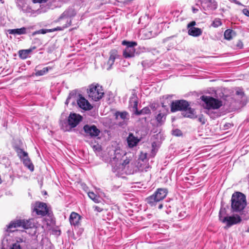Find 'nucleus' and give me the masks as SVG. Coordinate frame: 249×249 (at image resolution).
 <instances>
[{"label": "nucleus", "mask_w": 249, "mask_h": 249, "mask_svg": "<svg viewBox=\"0 0 249 249\" xmlns=\"http://www.w3.org/2000/svg\"><path fill=\"white\" fill-rule=\"evenodd\" d=\"M178 111H183L184 117L193 118L195 115V110L190 107V104L186 100H178L172 101L171 104V111L175 112Z\"/></svg>", "instance_id": "obj_1"}, {"label": "nucleus", "mask_w": 249, "mask_h": 249, "mask_svg": "<svg viewBox=\"0 0 249 249\" xmlns=\"http://www.w3.org/2000/svg\"><path fill=\"white\" fill-rule=\"evenodd\" d=\"M247 205L245 195L240 192L232 194L231 199V208L232 212L238 213L242 211Z\"/></svg>", "instance_id": "obj_2"}, {"label": "nucleus", "mask_w": 249, "mask_h": 249, "mask_svg": "<svg viewBox=\"0 0 249 249\" xmlns=\"http://www.w3.org/2000/svg\"><path fill=\"white\" fill-rule=\"evenodd\" d=\"M34 226L30 220L17 219L11 221L8 225L7 226L6 231L12 232L18 231V228H22L24 229L32 228Z\"/></svg>", "instance_id": "obj_3"}, {"label": "nucleus", "mask_w": 249, "mask_h": 249, "mask_svg": "<svg viewBox=\"0 0 249 249\" xmlns=\"http://www.w3.org/2000/svg\"><path fill=\"white\" fill-rule=\"evenodd\" d=\"M88 93L90 98L94 101L100 100L104 95L102 87L98 84H92L89 86Z\"/></svg>", "instance_id": "obj_4"}, {"label": "nucleus", "mask_w": 249, "mask_h": 249, "mask_svg": "<svg viewBox=\"0 0 249 249\" xmlns=\"http://www.w3.org/2000/svg\"><path fill=\"white\" fill-rule=\"evenodd\" d=\"M168 190L164 188H159L155 193L146 198V201L151 206H155L158 202L162 200L167 196Z\"/></svg>", "instance_id": "obj_5"}, {"label": "nucleus", "mask_w": 249, "mask_h": 249, "mask_svg": "<svg viewBox=\"0 0 249 249\" xmlns=\"http://www.w3.org/2000/svg\"><path fill=\"white\" fill-rule=\"evenodd\" d=\"M200 99L206 104L205 108L207 109H216L222 106L221 101L211 96L202 95L200 97Z\"/></svg>", "instance_id": "obj_6"}, {"label": "nucleus", "mask_w": 249, "mask_h": 249, "mask_svg": "<svg viewBox=\"0 0 249 249\" xmlns=\"http://www.w3.org/2000/svg\"><path fill=\"white\" fill-rule=\"evenodd\" d=\"M225 209H221L219 213V218L222 222H227V226H231L238 224L241 221L242 219L239 215H237L236 216H231L223 217L222 214H225Z\"/></svg>", "instance_id": "obj_7"}, {"label": "nucleus", "mask_w": 249, "mask_h": 249, "mask_svg": "<svg viewBox=\"0 0 249 249\" xmlns=\"http://www.w3.org/2000/svg\"><path fill=\"white\" fill-rule=\"evenodd\" d=\"M34 211L36 212L37 215L44 216L47 214L49 210L45 203L37 202L36 203Z\"/></svg>", "instance_id": "obj_8"}, {"label": "nucleus", "mask_w": 249, "mask_h": 249, "mask_svg": "<svg viewBox=\"0 0 249 249\" xmlns=\"http://www.w3.org/2000/svg\"><path fill=\"white\" fill-rule=\"evenodd\" d=\"M83 129L86 134L91 138L98 136L101 132L100 130L94 124H86L84 126Z\"/></svg>", "instance_id": "obj_9"}, {"label": "nucleus", "mask_w": 249, "mask_h": 249, "mask_svg": "<svg viewBox=\"0 0 249 249\" xmlns=\"http://www.w3.org/2000/svg\"><path fill=\"white\" fill-rule=\"evenodd\" d=\"M82 117L75 113H71L68 119V123L71 128L76 127L81 121Z\"/></svg>", "instance_id": "obj_10"}, {"label": "nucleus", "mask_w": 249, "mask_h": 249, "mask_svg": "<svg viewBox=\"0 0 249 249\" xmlns=\"http://www.w3.org/2000/svg\"><path fill=\"white\" fill-rule=\"evenodd\" d=\"M77 103L80 108L85 110H90L93 107L89 101L82 96L79 97L77 101Z\"/></svg>", "instance_id": "obj_11"}, {"label": "nucleus", "mask_w": 249, "mask_h": 249, "mask_svg": "<svg viewBox=\"0 0 249 249\" xmlns=\"http://www.w3.org/2000/svg\"><path fill=\"white\" fill-rule=\"evenodd\" d=\"M81 218V217L79 214L73 212L71 213L70 216V222L72 225L78 226L80 225Z\"/></svg>", "instance_id": "obj_12"}, {"label": "nucleus", "mask_w": 249, "mask_h": 249, "mask_svg": "<svg viewBox=\"0 0 249 249\" xmlns=\"http://www.w3.org/2000/svg\"><path fill=\"white\" fill-rule=\"evenodd\" d=\"M118 51L116 49H112L109 52V57L107 61V64L109 65V69H110L112 65L114 64L115 59L119 57Z\"/></svg>", "instance_id": "obj_13"}, {"label": "nucleus", "mask_w": 249, "mask_h": 249, "mask_svg": "<svg viewBox=\"0 0 249 249\" xmlns=\"http://www.w3.org/2000/svg\"><path fill=\"white\" fill-rule=\"evenodd\" d=\"M139 141L140 140L137 137H135L132 133H129L127 138L128 145L129 147H133L136 146Z\"/></svg>", "instance_id": "obj_14"}, {"label": "nucleus", "mask_w": 249, "mask_h": 249, "mask_svg": "<svg viewBox=\"0 0 249 249\" xmlns=\"http://www.w3.org/2000/svg\"><path fill=\"white\" fill-rule=\"evenodd\" d=\"M135 49L134 48H126L123 51V56L125 58H131L135 56Z\"/></svg>", "instance_id": "obj_15"}, {"label": "nucleus", "mask_w": 249, "mask_h": 249, "mask_svg": "<svg viewBox=\"0 0 249 249\" xmlns=\"http://www.w3.org/2000/svg\"><path fill=\"white\" fill-rule=\"evenodd\" d=\"M166 114L160 110L158 114L156 116V120L158 124L161 125L162 124L166 119Z\"/></svg>", "instance_id": "obj_16"}, {"label": "nucleus", "mask_w": 249, "mask_h": 249, "mask_svg": "<svg viewBox=\"0 0 249 249\" xmlns=\"http://www.w3.org/2000/svg\"><path fill=\"white\" fill-rule=\"evenodd\" d=\"M188 34L193 36H198L201 35L202 32L201 29L192 27L188 29Z\"/></svg>", "instance_id": "obj_17"}, {"label": "nucleus", "mask_w": 249, "mask_h": 249, "mask_svg": "<svg viewBox=\"0 0 249 249\" xmlns=\"http://www.w3.org/2000/svg\"><path fill=\"white\" fill-rule=\"evenodd\" d=\"M8 32L10 34L24 35L26 33V28L22 27L19 29H10Z\"/></svg>", "instance_id": "obj_18"}, {"label": "nucleus", "mask_w": 249, "mask_h": 249, "mask_svg": "<svg viewBox=\"0 0 249 249\" xmlns=\"http://www.w3.org/2000/svg\"><path fill=\"white\" fill-rule=\"evenodd\" d=\"M23 159V163L25 166H27L31 171H33L34 169V166L31 162V161L28 156L25 157Z\"/></svg>", "instance_id": "obj_19"}, {"label": "nucleus", "mask_w": 249, "mask_h": 249, "mask_svg": "<svg viewBox=\"0 0 249 249\" xmlns=\"http://www.w3.org/2000/svg\"><path fill=\"white\" fill-rule=\"evenodd\" d=\"M116 119H118V116H119L120 118L123 120H125V119L128 120V118H127L128 116V113L126 111L120 112L117 111L115 114Z\"/></svg>", "instance_id": "obj_20"}, {"label": "nucleus", "mask_w": 249, "mask_h": 249, "mask_svg": "<svg viewBox=\"0 0 249 249\" xmlns=\"http://www.w3.org/2000/svg\"><path fill=\"white\" fill-rule=\"evenodd\" d=\"M15 149L16 152L17 153L18 156L20 158L27 157L28 153L24 151L22 149L16 146L15 147Z\"/></svg>", "instance_id": "obj_21"}, {"label": "nucleus", "mask_w": 249, "mask_h": 249, "mask_svg": "<svg viewBox=\"0 0 249 249\" xmlns=\"http://www.w3.org/2000/svg\"><path fill=\"white\" fill-rule=\"evenodd\" d=\"M53 69L52 67H47L43 68L42 70H38L36 71V76H42L47 73L49 70H52Z\"/></svg>", "instance_id": "obj_22"}, {"label": "nucleus", "mask_w": 249, "mask_h": 249, "mask_svg": "<svg viewBox=\"0 0 249 249\" xmlns=\"http://www.w3.org/2000/svg\"><path fill=\"white\" fill-rule=\"evenodd\" d=\"M151 113V110L148 107H143L141 110H137L135 114L136 115H140L141 114H149Z\"/></svg>", "instance_id": "obj_23"}, {"label": "nucleus", "mask_w": 249, "mask_h": 249, "mask_svg": "<svg viewBox=\"0 0 249 249\" xmlns=\"http://www.w3.org/2000/svg\"><path fill=\"white\" fill-rule=\"evenodd\" d=\"M122 44L126 46V48H134L137 45V43L135 41H128L124 40L122 41Z\"/></svg>", "instance_id": "obj_24"}, {"label": "nucleus", "mask_w": 249, "mask_h": 249, "mask_svg": "<svg viewBox=\"0 0 249 249\" xmlns=\"http://www.w3.org/2000/svg\"><path fill=\"white\" fill-rule=\"evenodd\" d=\"M71 20H70L69 21H67V23L64 26H63L62 27L58 26L56 28L51 29V31L52 32H53L54 31H62L64 28H66L69 27L70 26H71Z\"/></svg>", "instance_id": "obj_25"}, {"label": "nucleus", "mask_w": 249, "mask_h": 249, "mask_svg": "<svg viewBox=\"0 0 249 249\" xmlns=\"http://www.w3.org/2000/svg\"><path fill=\"white\" fill-rule=\"evenodd\" d=\"M222 24L221 20L219 18H215L213 21L211 26L213 28H217Z\"/></svg>", "instance_id": "obj_26"}, {"label": "nucleus", "mask_w": 249, "mask_h": 249, "mask_svg": "<svg viewBox=\"0 0 249 249\" xmlns=\"http://www.w3.org/2000/svg\"><path fill=\"white\" fill-rule=\"evenodd\" d=\"M233 32L232 30L227 29L224 32V37L227 40H231L232 37Z\"/></svg>", "instance_id": "obj_27"}, {"label": "nucleus", "mask_w": 249, "mask_h": 249, "mask_svg": "<svg viewBox=\"0 0 249 249\" xmlns=\"http://www.w3.org/2000/svg\"><path fill=\"white\" fill-rule=\"evenodd\" d=\"M131 106L133 108V110L134 111V114L136 113L137 110H138V101L136 99L133 100V99L130 101Z\"/></svg>", "instance_id": "obj_28"}, {"label": "nucleus", "mask_w": 249, "mask_h": 249, "mask_svg": "<svg viewBox=\"0 0 249 249\" xmlns=\"http://www.w3.org/2000/svg\"><path fill=\"white\" fill-rule=\"evenodd\" d=\"M18 55L19 57L22 59H25L28 56V54L24 50H19L18 51Z\"/></svg>", "instance_id": "obj_29"}, {"label": "nucleus", "mask_w": 249, "mask_h": 249, "mask_svg": "<svg viewBox=\"0 0 249 249\" xmlns=\"http://www.w3.org/2000/svg\"><path fill=\"white\" fill-rule=\"evenodd\" d=\"M172 134L174 136L179 137L182 135V133L180 130L178 129H176L175 130H173Z\"/></svg>", "instance_id": "obj_30"}, {"label": "nucleus", "mask_w": 249, "mask_h": 249, "mask_svg": "<svg viewBox=\"0 0 249 249\" xmlns=\"http://www.w3.org/2000/svg\"><path fill=\"white\" fill-rule=\"evenodd\" d=\"M92 148L93 150L95 152H100L102 150V147L98 143L92 146Z\"/></svg>", "instance_id": "obj_31"}, {"label": "nucleus", "mask_w": 249, "mask_h": 249, "mask_svg": "<svg viewBox=\"0 0 249 249\" xmlns=\"http://www.w3.org/2000/svg\"><path fill=\"white\" fill-rule=\"evenodd\" d=\"M131 160V158L130 157H126V159L124 160L123 162L122 163V166L124 167H125L126 165H127L130 163Z\"/></svg>", "instance_id": "obj_32"}, {"label": "nucleus", "mask_w": 249, "mask_h": 249, "mask_svg": "<svg viewBox=\"0 0 249 249\" xmlns=\"http://www.w3.org/2000/svg\"><path fill=\"white\" fill-rule=\"evenodd\" d=\"M147 158V153H143L142 152H141L140 155L139 156L138 160H141L143 161Z\"/></svg>", "instance_id": "obj_33"}, {"label": "nucleus", "mask_w": 249, "mask_h": 249, "mask_svg": "<svg viewBox=\"0 0 249 249\" xmlns=\"http://www.w3.org/2000/svg\"><path fill=\"white\" fill-rule=\"evenodd\" d=\"M10 249H22L19 244L18 242L12 244Z\"/></svg>", "instance_id": "obj_34"}, {"label": "nucleus", "mask_w": 249, "mask_h": 249, "mask_svg": "<svg viewBox=\"0 0 249 249\" xmlns=\"http://www.w3.org/2000/svg\"><path fill=\"white\" fill-rule=\"evenodd\" d=\"M51 29H41L39 31V32L42 34H45L47 33L52 32Z\"/></svg>", "instance_id": "obj_35"}, {"label": "nucleus", "mask_w": 249, "mask_h": 249, "mask_svg": "<svg viewBox=\"0 0 249 249\" xmlns=\"http://www.w3.org/2000/svg\"><path fill=\"white\" fill-rule=\"evenodd\" d=\"M36 49V46L32 47L29 49L24 50L29 55L34 50Z\"/></svg>", "instance_id": "obj_36"}, {"label": "nucleus", "mask_w": 249, "mask_h": 249, "mask_svg": "<svg viewBox=\"0 0 249 249\" xmlns=\"http://www.w3.org/2000/svg\"><path fill=\"white\" fill-rule=\"evenodd\" d=\"M196 24L195 21H192L187 25V28L189 29L190 28L194 27L193 26Z\"/></svg>", "instance_id": "obj_37"}, {"label": "nucleus", "mask_w": 249, "mask_h": 249, "mask_svg": "<svg viewBox=\"0 0 249 249\" xmlns=\"http://www.w3.org/2000/svg\"><path fill=\"white\" fill-rule=\"evenodd\" d=\"M97 195L96 194H95L93 192H89L88 193V196H89V197L92 199L93 198H94V197H96Z\"/></svg>", "instance_id": "obj_38"}, {"label": "nucleus", "mask_w": 249, "mask_h": 249, "mask_svg": "<svg viewBox=\"0 0 249 249\" xmlns=\"http://www.w3.org/2000/svg\"><path fill=\"white\" fill-rule=\"evenodd\" d=\"M94 211H97V212H101L103 211V209L99 206H95L93 207Z\"/></svg>", "instance_id": "obj_39"}, {"label": "nucleus", "mask_w": 249, "mask_h": 249, "mask_svg": "<svg viewBox=\"0 0 249 249\" xmlns=\"http://www.w3.org/2000/svg\"><path fill=\"white\" fill-rule=\"evenodd\" d=\"M47 1H48V0H33V2L35 3H41L46 2Z\"/></svg>", "instance_id": "obj_40"}, {"label": "nucleus", "mask_w": 249, "mask_h": 249, "mask_svg": "<svg viewBox=\"0 0 249 249\" xmlns=\"http://www.w3.org/2000/svg\"><path fill=\"white\" fill-rule=\"evenodd\" d=\"M243 13L247 17H249V10L247 9H244L242 10Z\"/></svg>", "instance_id": "obj_41"}, {"label": "nucleus", "mask_w": 249, "mask_h": 249, "mask_svg": "<svg viewBox=\"0 0 249 249\" xmlns=\"http://www.w3.org/2000/svg\"><path fill=\"white\" fill-rule=\"evenodd\" d=\"M236 94L238 95L243 96L244 95V93L241 90H238L236 91Z\"/></svg>", "instance_id": "obj_42"}, {"label": "nucleus", "mask_w": 249, "mask_h": 249, "mask_svg": "<svg viewBox=\"0 0 249 249\" xmlns=\"http://www.w3.org/2000/svg\"><path fill=\"white\" fill-rule=\"evenodd\" d=\"M92 200H93L95 203H99L100 202L99 197L97 195L96 196V197H94V198H93Z\"/></svg>", "instance_id": "obj_43"}, {"label": "nucleus", "mask_w": 249, "mask_h": 249, "mask_svg": "<svg viewBox=\"0 0 249 249\" xmlns=\"http://www.w3.org/2000/svg\"><path fill=\"white\" fill-rule=\"evenodd\" d=\"M66 16V14L65 13H64L59 18V19H61V18H64Z\"/></svg>", "instance_id": "obj_44"}, {"label": "nucleus", "mask_w": 249, "mask_h": 249, "mask_svg": "<svg viewBox=\"0 0 249 249\" xmlns=\"http://www.w3.org/2000/svg\"><path fill=\"white\" fill-rule=\"evenodd\" d=\"M237 46L239 47L240 48H241L243 46L242 42H240L239 44H237Z\"/></svg>", "instance_id": "obj_45"}, {"label": "nucleus", "mask_w": 249, "mask_h": 249, "mask_svg": "<svg viewBox=\"0 0 249 249\" xmlns=\"http://www.w3.org/2000/svg\"><path fill=\"white\" fill-rule=\"evenodd\" d=\"M162 207H163L162 204H160L159 205L158 208H159V209H161L162 208Z\"/></svg>", "instance_id": "obj_46"}, {"label": "nucleus", "mask_w": 249, "mask_h": 249, "mask_svg": "<svg viewBox=\"0 0 249 249\" xmlns=\"http://www.w3.org/2000/svg\"><path fill=\"white\" fill-rule=\"evenodd\" d=\"M202 119H203L202 118H199V120L200 122H202Z\"/></svg>", "instance_id": "obj_47"}, {"label": "nucleus", "mask_w": 249, "mask_h": 249, "mask_svg": "<svg viewBox=\"0 0 249 249\" xmlns=\"http://www.w3.org/2000/svg\"><path fill=\"white\" fill-rule=\"evenodd\" d=\"M247 232H249V228L248 229V230H247Z\"/></svg>", "instance_id": "obj_48"}, {"label": "nucleus", "mask_w": 249, "mask_h": 249, "mask_svg": "<svg viewBox=\"0 0 249 249\" xmlns=\"http://www.w3.org/2000/svg\"><path fill=\"white\" fill-rule=\"evenodd\" d=\"M236 3H237V4H239V5H240V4H241V3H240V2H236Z\"/></svg>", "instance_id": "obj_49"}, {"label": "nucleus", "mask_w": 249, "mask_h": 249, "mask_svg": "<svg viewBox=\"0 0 249 249\" xmlns=\"http://www.w3.org/2000/svg\"><path fill=\"white\" fill-rule=\"evenodd\" d=\"M65 131H70V129H66L65 130Z\"/></svg>", "instance_id": "obj_50"}, {"label": "nucleus", "mask_w": 249, "mask_h": 249, "mask_svg": "<svg viewBox=\"0 0 249 249\" xmlns=\"http://www.w3.org/2000/svg\"><path fill=\"white\" fill-rule=\"evenodd\" d=\"M19 241L22 242V239H20Z\"/></svg>", "instance_id": "obj_51"}, {"label": "nucleus", "mask_w": 249, "mask_h": 249, "mask_svg": "<svg viewBox=\"0 0 249 249\" xmlns=\"http://www.w3.org/2000/svg\"><path fill=\"white\" fill-rule=\"evenodd\" d=\"M202 124H205V122L203 121L202 122Z\"/></svg>", "instance_id": "obj_52"}]
</instances>
